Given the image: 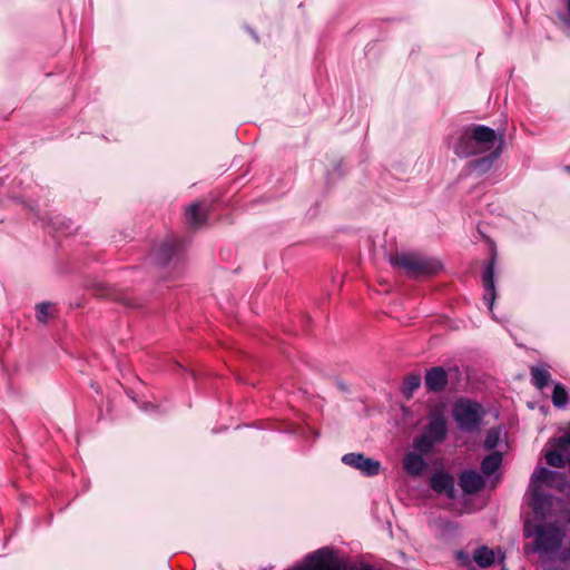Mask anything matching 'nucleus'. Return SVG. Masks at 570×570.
I'll list each match as a JSON object with an SVG mask.
<instances>
[{"label":"nucleus","mask_w":570,"mask_h":570,"mask_svg":"<svg viewBox=\"0 0 570 570\" xmlns=\"http://www.w3.org/2000/svg\"><path fill=\"white\" fill-rule=\"evenodd\" d=\"M389 262L393 267L402 269L410 278L434 276L443 268L439 259L413 252L391 255Z\"/></svg>","instance_id":"f257e3e1"},{"label":"nucleus","mask_w":570,"mask_h":570,"mask_svg":"<svg viewBox=\"0 0 570 570\" xmlns=\"http://www.w3.org/2000/svg\"><path fill=\"white\" fill-rule=\"evenodd\" d=\"M524 535L534 537L532 551L547 557L556 554L564 539V532L552 523L535 525L525 523Z\"/></svg>","instance_id":"f03ea898"},{"label":"nucleus","mask_w":570,"mask_h":570,"mask_svg":"<svg viewBox=\"0 0 570 570\" xmlns=\"http://www.w3.org/2000/svg\"><path fill=\"white\" fill-rule=\"evenodd\" d=\"M452 415L461 431L474 433L480 431L484 410L481 404L475 401L459 399L453 404Z\"/></svg>","instance_id":"7ed1b4c3"},{"label":"nucleus","mask_w":570,"mask_h":570,"mask_svg":"<svg viewBox=\"0 0 570 570\" xmlns=\"http://www.w3.org/2000/svg\"><path fill=\"white\" fill-rule=\"evenodd\" d=\"M484 147H487V145H455L454 154L459 157L474 156V158L469 161L468 167L471 171L483 174L488 171L500 157L502 145H497V148L493 150Z\"/></svg>","instance_id":"20e7f679"},{"label":"nucleus","mask_w":570,"mask_h":570,"mask_svg":"<svg viewBox=\"0 0 570 570\" xmlns=\"http://www.w3.org/2000/svg\"><path fill=\"white\" fill-rule=\"evenodd\" d=\"M183 247L181 239L168 237L154 250V259L158 265L165 266L180 254Z\"/></svg>","instance_id":"39448f33"},{"label":"nucleus","mask_w":570,"mask_h":570,"mask_svg":"<svg viewBox=\"0 0 570 570\" xmlns=\"http://www.w3.org/2000/svg\"><path fill=\"white\" fill-rule=\"evenodd\" d=\"M494 129L483 125H471L463 129L459 142H497Z\"/></svg>","instance_id":"423d86ee"},{"label":"nucleus","mask_w":570,"mask_h":570,"mask_svg":"<svg viewBox=\"0 0 570 570\" xmlns=\"http://www.w3.org/2000/svg\"><path fill=\"white\" fill-rule=\"evenodd\" d=\"M295 570H340V564L332 561L327 549H320L307 556L305 564Z\"/></svg>","instance_id":"0eeeda50"},{"label":"nucleus","mask_w":570,"mask_h":570,"mask_svg":"<svg viewBox=\"0 0 570 570\" xmlns=\"http://www.w3.org/2000/svg\"><path fill=\"white\" fill-rule=\"evenodd\" d=\"M343 463L360 470L367 476L377 475L381 464L379 461L364 456L362 453H347L342 458Z\"/></svg>","instance_id":"6e6552de"},{"label":"nucleus","mask_w":570,"mask_h":570,"mask_svg":"<svg viewBox=\"0 0 570 570\" xmlns=\"http://www.w3.org/2000/svg\"><path fill=\"white\" fill-rule=\"evenodd\" d=\"M497 262V253L493 249L490 259L488 261L485 268L482 273V283L484 287V301L489 308H492V305L495 299V285H494V267Z\"/></svg>","instance_id":"1a4fd4ad"},{"label":"nucleus","mask_w":570,"mask_h":570,"mask_svg":"<svg viewBox=\"0 0 570 570\" xmlns=\"http://www.w3.org/2000/svg\"><path fill=\"white\" fill-rule=\"evenodd\" d=\"M430 487L436 493L445 494L449 499L456 497L454 478L448 472L439 471L433 473L430 478Z\"/></svg>","instance_id":"9d476101"},{"label":"nucleus","mask_w":570,"mask_h":570,"mask_svg":"<svg viewBox=\"0 0 570 570\" xmlns=\"http://www.w3.org/2000/svg\"><path fill=\"white\" fill-rule=\"evenodd\" d=\"M547 484L550 488H557L562 491L566 487L564 476L557 471L548 470L547 468H538L532 474L531 484Z\"/></svg>","instance_id":"9b49d317"},{"label":"nucleus","mask_w":570,"mask_h":570,"mask_svg":"<svg viewBox=\"0 0 570 570\" xmlns=\"http://www.w3.org/2000/svg\"><path fill=\"white\" fill-rule=\"evenodd\" d=\"M448 382V372L442 366H433L426 370L424 383L428 391L440 393L445 390Z\"/></svg>","instance_id":"f8f14e48"},{"label":"nucleus","mask_w":570,"mask_h":570,"mask_svg":"<svg viewBox=\"0 0 570 570\" xmlns=\"http://www.w3.org/2000/svg\"><path fill=\"white\" fill-rule=\"evenodd\" d=\"M459 485L465 494H475L484 487V479L475 470H465L459 474Z\"/></svg>","instance_id":"ddd939ff"},{"label":"nucleus","mask_w":570,"mask_h":570,"mask_svg":"<svg viewBox=\"0 0 570 570\" xmlns=\"http://www.w3.org/2000/svg\"><path fill=\"white\" fill-rule=\"evenodd\" d=\"M209 209L200 203L189 205L185 210L186 222L191 228H199L204 226L208 219Z\"/></svg>","instance_id":"4468645a"},{"label":"nucleus","mask_w":570,"mask_h":570,"mask_svg":"<svg viewBox=\"0 0 570 570\" xmlns=\"http://www.w3.org/2000/svg\"><path fill=\"white\" fill-rule=\"evenodd\" d=\"M425 434L436 443H441L445 440L448 434V425L442 414H438L430 420L425 430Z\"/></svg>","instance_id":"2eb2a0df"},{"label":"nucleus","mask_w":570,"mask_h":570,"mask_svg":"<svg viewBox=\"0 0 570 570\" xmlns=\"http://www.w3.org/2000/svg\"><path fill=\"white\" fill-rule=\"evenodd\" d=\"M403 468L409 474L419 476L424 472L426 462L421 454L410 452L404 456Z\"/></svg>","instance_id":"dca6fc26"},{"label":"nucleus","mask_w":570,"mask_h":570,"mask_svg":"<svg viewBox=\"0 0 570 570\" xmlns=\"http://www.w3.org/2000/svg\"><path fill=\"white\" fill-rule=\"evenodd\" d=\"M473 560L481 568H488L495 561V553L487 546H481L473 551Z\"/></svg>","instance_id":"f3484780"},{"label":"nucleus","mask_w":570,"mask_h":570,"mask_svg":"<svg viewBox=\"0 0 570 570\" xmlns=\"http://www.w3.org/2000/svg\"><path fill=\"white\" fill-rule=\"evenodd\" d=\"M530 492V505L538 513L547 505L548 497L543 493L540 484H531Z\"/></svg>","instance_id":"a211bd4d"},{"label":"nucleus","mask_w":570,"mask_h":570,"mask_svg":"<svg viewBox=\"0 0 570 570\" xmlns=\"http://www.w3.org/2000/svg\"><path fill=\"white\" fill-rule=\"evenodd\" d=\"M530 373L531 382L537 389L543 390L549 385L551 381V374L547 368L532 366Z\"/></svg>","instance_id":"6ab92c4d"},{"label":"nucleus","mask_w":570,"mask_h":570,"mask_svg":"<svg viewBox=\"0 0 570 570\" xmlns=\"http://www.w3.org/2000/svg\"><path fill=\"white\" fill-rule=\"evenodd\" d=\"M421 386V375L420 374H409L404 377L401 392L403 396L410 400L414 392Z\"/></svg>","instance_id":"aec40b11"},{"label":"nucleus","mask_w":570,"mask_h":570,"mask_svg":"<svg viewBox=\"0 0 570 570\" xmlns=\"http://www.w3.org/2000/svg\"><path fill=\"white\" fill-rule=\"evenodd\" d=\"M502 463V454L500 452H492L487 455L481 462V471L485 475L493 474Z\"/></svg>","instance_id":"412c9836"},{"label":"nucleus","mask_w":570,"mask_h":570,"mask_svg":"<svg viewBox=\"0 0 570 570\" xmlns=\"http://www.w3.org/2000/svg\"><path fill=\"white\" fill-rule=\"evenodd\" d=\"M436 442L425 433L414 440V448L420 454H429Z\"/></svg>","instance_id":"4be33fe9"},{"label":"nucleus","mask_w":570,"mask_h":570,"mask_svg":"<svg viewBox=\"0 0 570 570\" xmlns=\"http://www.w3.org/2000/svg\"><path fill=\"white\" fill-rule=\"evenodd\" d=\"M568 402V392L563 385L557 383L552 392V403L556 407H563Z\"/></svg>","instance_id":"5701e85b"},{"label":"nucleus","mask_w":570,"mask_h":570,"mask_svg":"<svg viewBox=\"0 0 570 570\" xmlns=\"http://www.w3.org/2000/svg\"><path fill=\"white\" fill-rule=\"evenodd\" d=\"M52 316L51 304L48 302L40 303L36 306V317L38 322L46 324L48 318Z\"/></svg>","instance_id":"b1692460"},{"label":"nucleus","mask_w":570,"mask_h":570,"mask_svg":"<svg viewBox=\"0 0 570 570\" xmlns=\"http://www.w3.org/2000/svg\"><path fill=\"white\" fill-rule=\"evenodd\" d=\"M498 443H499V432L491 429L485 436L484 448L487 450H493L494 448H497Z\"/></svg>","instance_id":"393cba45"},{"label":"nucleus","mask_w":570,"mask_h":570,"mask_svg":"<svg viewBox=\"0 0 570 570\" xmlns=\"http://www.w3.org/2000/svg\"><path fill=\"white\" fill-rule=\"evenodd\" d=\"M558 446L566 453L570 451V432L558 438Z\"/></svg>","instance_id":"a878e982"},{"label":"nucleus","mask_w":570,"mask_h":570,"mask_svg":"<svg viewBox=\"0 0 570 570\" xmlns=\"http://www.w3.org/2000/svg\"><path fill=\"white\" fill-rule=\"evenodd\" d=\"M566 8H567V11L570 16V0H566Z\"/></svg>","instance_id":"bb28decb"},{"label":"nucleus","mask_w":570,"mask_h":570,"mask_svg":"<svg viewBox=\"0 0 570 570\" xmlns=\"http://www.w3.org/2000/svg\"><path fill=\"white\" fill-rule=\"evenodd\" d=\"M567 170L570 171V166L567 167Z\"/></svg>","instance_id":"cd10ccee"},{"label":"nucleus","mask_w":570,"mask_h":570,"mask_svg":"<svg viewBox=\"0 0 570 570\" xmlns=\"http://www.w3.org/2000/svg\"><path fill=\"white\" fill-rule=\"evenodd\" d=\"M501 570H507L505 568H502Z\"/></svg>","instance_id":"c85d7f7f"}]
</instances>
